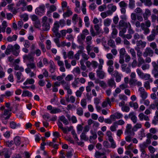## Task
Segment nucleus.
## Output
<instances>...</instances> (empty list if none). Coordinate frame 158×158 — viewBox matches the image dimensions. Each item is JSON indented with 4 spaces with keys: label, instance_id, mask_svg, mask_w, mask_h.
Returning <instances> with one entry per match:
<instances>
[{
    "label": "nucleus",
    "instance_id": "f257e3e1",
    "mask_svg": "<svg viewBox=\"0 0 158 158\" xmlns=\"http://www.w3.org/2000/svg\"><path fill=\"white\" fill-rule=\"evenodd\" d=\"M99 64L98 66V69L96 70V74L97 76L101 79H103L105 76V73L102 70L104 64V61L102 59H99Z\"/></svg>",
    "mask_w": 158,
    "mask_h": 158
},
{
    "label": "nucleus",
    "instance_id": "f03ea898",
    "mask_svg": "<svg viewBox=\"0 0 158 158\" xmlns=\"http://www.w3.org/2000/svg\"><path fill=\"white\" fill-rule=\"evenodd\" d=\"M52 19L49 18L48 19L46 16H44L42 22L43 30L46 31L49 30L50 28V23H52Z\"/></svg>",
    "mask_w": 158,
    "mask_h": 158
},
{
    "label": "nucleus",
    "instance_id": "7ed1b4c3",
    "mask_svg": "<svg viewBox=\"0 0 158 158\" xmlns=\"http://www.w3.org/2000/svg\"><path fill=\"white\" fill-rule=\"evenodd\" d=\"M137 74L139 77L142 79L145 80H149L151 77L150 75L148 74H144L140 69L138 68L136 70Z\"/></svg>",
    "mask_w": 158,
    "mask_h": 158
},
{
    "label": "nucleus",
    "instance_id": "20e7f679",
    "mask_svg": "<svg viewBox=\"0 0 158 158\" xmlns=\"http://www.w3.org/2000/svg\"><path fill=\"white\" fill-rule=\"evenodd\" d=\"M135 131L133 130V128H132L131 125L130 124H127L125 133L128 135L134 136L135 135Z\"/></svg>",
    "mask_w": 158,
    "mask_h": 158
},
{
    "label": "nucleus",
    "instance_id": "39448f33",
    "mask_svg": "<svg viewBox=\"0 0 158 158\" xmlns=\"http://www.w3.org/2000/svg\"><path fill=\"white\" fill-rule=\"evenodd\" d=\"M45 7L44 5H40L36 8L35 10V13L37 15H42L45 12Z\"/></svg>",
    "mask_w": 158,
    "mask_h": 158
},
{
    "label": "nucleus",
    "instance_id": "423d86ee",
    "mask_svg": "<svg viewBox=\"0 0 158 158\" xmlns=\"http://www.w3.org/2000/svg\"><path fill=\"white\" fill-rule=\"evenodd\" d=\"M111 75L115 78V81L117 82L121 81V77L123 76L122 75L119 73L117 70L114 71L111 73Z\"/></svg>",
    "mask_w": 158,
    "mask_h": 158
},
{
    "label": "nucleus",
    "instance_id": "0eeeda50",
    "mask_svg": "<svg viewBox=\"0 0 158 158\" xmlns=\"http://www.w3.org/2000/svg\"><path fill=\"white\" fill-rule=\"evenodd\" d=\"M154 54L153 50L149 47H147L143 52V56L145 57H147L148 56H152Z\"/></svg>",
    "mask_w": 158,
    "mask_h": 158
},
{
    "label": "nucleus",
    "instance_id": "6e6552de",
    "mask_svg": "<svg viewBox=\"0 0 158 158\" xmlns=\"http://www.w3.org/2000/svg\"><path fill=\"white\" fill-rule=\"evenodd\" d=\"M12 108H9L8 110H5L3 114L1 115V117L4 119H8L10 116L9 111L12 110Z\"/></svg>",
    "mask_w": 158,
    "mask_h": 158
},
{
    "label": "nucleus",
    "instance_id": "1a4fd4ad",
    "mask_svg": "<svg viewBox=\"0 0 158 158\" xmlns=\"http://www.w3.org/2000/svg\"><path fill=\"white\" fill-rule=\"evenodd\" d=\"M21 72V71H19L15 72V75L17 79V82H22L25 80V78Z\"/></svg>",
    "mask_w": 158,
    "mask_h": 158
},
{
    "label": "nucleus",
    "instance_id": "9d476101",
    "mask_svg": "<svg viewBox=\"0 0 158 158\" xmlns=\"http://www.w3.org/2000/svg\"><path fill=\"white\" fill-rule=\"evenodd\" d=\"M129 84L131 86H135V85L141 86L142 85L141 82L138 81L135 79H130L129 81Z\"/></svg>",
    "mask_w": 158,
    "mask_h": 158
},
{
    "label": "nucleus",
    "instance_id": "9b49d317",
    "mask_svg": "<svg viewBox=\"0 0 158 158\" xmlns=\"http://www.w3.org/2000/svg\"><path fill=\"white\" fill-rule=\"evenodd\" d=\"M73 31V30L71 28H69L67 30L63 29L60 31V33L62 38L64 37L66 35L67 33H70Z\"/></svg>",
    "mask_w": 158,
    "mask_h": 158
},
{
    "label": "nucleus",
    "instance_id": "f8f14e48",
    "mask_svg": "<svg viewBox=\"0 0 158 158\" xmlns=\"http://www.w3.org/2000/svg\"><path fill=\"white\" fill-rule=\"evenodd\" d=\"M23 58L25 61H28L32 62L34 61V57L31 54L25 55L23 56Z\"/></svg>",
    "mask_w": 158,
    "mask_h": 158
},
{
    "label": "nucleus",
    "instance_id": "ddd939ff",
    "mask_svg": "<svg viewBox=\"0 0 158 158\" xmlns=\"http://www.w3.org/2000/svg\"><path fill=\"white\" fill-rule=\"evenodd\" d=\"M134 39L132 40V42L133 44H135L136 43L135 40H138L140 38L142 39H144V36L143 35H139L137 33H135L133 36Z\"/></svg>",
    "mask_w": 158,
    "mask_h": 158
},
{
    "label": "nucleus",
    "instance_id": "4468645a",
    "mask_svg": "<svg viewBox=\"0 0 158 158\" xmlns=\"http://www.w3.org/2000/svg\"><path fill=\"white\" fill-rule=\"evenodd\" d=\"M153 67V69L152 70V73L154 75L155 78H157L158 77V65L155 63Z\"/></svg>",
    "mask_w": 158,
    "mask_h": 158
},
{
    "label": "nucleus",
    "instance_id": "2eb2a0df",
    "mask_svg": "<svg viewBox=\"0 0 158 158\" xmlns=\"http://www.w3.org/2000/svg\"><path fill=\"white\" fill-rule=\"evenodd\" d=\"M129 118H131L134 124L136 123L137 122V118L134 112H131L129 113Z\"/></svg>",
    "mask_w": 158,
    "mask_h": 158
},
{
    "label": "nucleus",
    "instance_id": "dca6fc26",
    "mask_svg": "<svg viewBox=\"0 0 158 158\" xmlns=\"http://www.w3.org/2000/svg\"><path fill=\"white\" fill-rule=\"evenodd\" d=\"M147 146L148 145L146 144V143H145V142H143L139 144V147L140 150L142 152V154H144L146 152L145 149L147 148Z\"/></svg>",
    "mask_w": 158,
    "mask_h": 158
},
{
    "label": "nucleus",
    "instance_id": "f3484780",
    "mask_svg": "<svg viewBox=\"0 0 158 158\" xmlns=\"http://www.w3.org/2000/svg\"><path fill=\"white\" fill-rule=\"evenodd\" d=\"M95 156L96 158H107L105 153H101L98 151H96L95 152Z\"/></svg>",
    "mask_w": 158,
    "mask_h": 158
},
{
    "label": "nucleus",
    "instance_id": "a211bd4d",
    "mask_svg": "<svg viewBox=\"0 0 158 158\" xmlns=\"http://www.w3.org/2000/svg\"><path fill=\"white\" fill-rule=\"evenodd\" d=\"M7 26V22L5 21H3L2 23V27L0 26V32H2L3 33H4Z\"/></svg>",
    "mask_w": 158,
    "mask_h": 158
},
{
    "label": "nucleus",
    "instance_id": "6ab92c4d",
    "mask_svg": "<svg viewBox=\"0 0 158 158\" xmlns=\"http://www.w3.org/2000/svg\"><path fill=\"white\" fill-rule=\"evenodd\" d=\"M14 50V47L11 44H9L7 47L5 53L6 54L8 55L10 54L11 52H12Z\"/></svg>",
    "mask_w": 158,
    "mask_h": 158
},
{
    "label": "nucleus",
    "instance_id": "aec40b11",
    "mask_svg": "<svg viewBox=\"0 0 158 158\" xmlns=\"http://www.w3.org/2000/svg\"><path fill=\"white\" fill-rule=\"evenodd\" d=\"M146 43L145 41H142V40H137L136 41V47H140L141 48H143L145 47Z\"/></svg>",
    "mask_w": 158,
    "mask_h": 158
},
{
    "label": "nucleus",
    "instance_id": "412c9836",
    "mask_svg": "<svg viewBox=\"0 0 158 158\" xmlns=\"http://www.w3.org/2000/svg\"><path fill=\"white\" fill-rule=\"evenodd\" d=\"M90 132L92 135L90 136L89 137V141L91 142V141L92 139H95L97 137L96 132L93 130H91Z\"/></svg>",
    "mask_w": 158,
    "mask_h": 158
},
{
    "label": "nucleus",
    "instance_id": "4be33fe9",
    "mask_svg": "<svg viewBox=\"0 0 158 158\" xmlns=\"http://www.w3.org/2000/svg\"><path fill=\"white\" fill-rule=\"evenodd\" d=\"M85 88L83 86L80 87L79 90H77L76 92V95L77 97H81V96Z\"/></svg>",
    "mask_w": 158,
    "mask_h": 158
},
{
    "label": "nucleus",
    "instance_id": "5701e85b",
    "mask_svg": "<svg viewBox=\"0 0 158 158\" xmlns=\"http://www.w3.org/2000/svg\"><path fill=\"white\" fill-rule=\"evenodd\" d=\"M151 15V12L150 10L148 9H146L145 10V13L143 14V16L144 19L145 20H147L148 19V17Z\"/></svg>",
    "mask_w": 158,
    "mask_h": 158
},
{
    "label": "nucleus",
    "instance_id": "b1692460",
    "mask_svg": "<svg viewBox=\"0 0 158 158\" xmlns=\"http://www.w3.org/2000/svg\"><path fill=\"white\" fill-rule=\"evenodd\" d=\"M107 84L108 86L110 87H116V84L114 78H111L109 79L107 81Z\"/></svg>",
    "mask_w": 158,
    "mask_h": 158
},
{
    "label": "nucleus",
    "instance_id": "393cba45",
    "mask_svg": "<svg viewBox=\"0 0 158 158\" xmlns=\"http://www.w3.org/2000/svg\"><path fill=\"white\" fill-rule=\"evenodd\" d=\"M50 64V71L51 73L54 72L56 67L53 61H51L49 62Z\"/></svg>",
    "mask_w": 158,
    "mask_h": 158
},
{
    "label": "nucleus",
    "instance_id": "a878e982",
    "mask_svg": "<svg viewBox=\"0 0 158 158\" xmlns=\"http://www.w3.org/2000/svg\"><path fill=\"white\" fill-rule=\"evenodd\" d=\"M156 33L154 31H152V34L147 37V39L149 41H151L154 40L155 38Z\"/></svg>",
    "mask_w": 158,
    "mask_h": 158
},
{
    "label": "nucleus",
    "instance_id": "bb28decb",
    "mask_svg": "<svg viewBox=\"0 0 158 158\" xmlns=\"http://www.w3.org/2000/svg\"><path fill=\"white\" fill-rule=\"evenodd\" d=\"M60 27V25L58 22L56 21L55 22L53 27L52 29V31L53 32L56 31H58L59 28Z\"/></svg>",
    "mask_w": 158,
    "mask_h": 158
},
{
    "label": "nucleus",
    "instance_id": "cd10ccee",
    "mask_svg": "<svg viewBox=\"0 0 158 158\" xmlns=\"http://www.w3.org/2000/svg\"><path fill=\"white\" fill-rule=\"evenodd\" d=\"M108 104L110 106L111 104V102L109 98H107L106 100L102 103V106L104 108L105 107L107 106Z\"/></svg>",
    "mask_w": 158,
    "mask_h": 158
},
{
    "label": "nucleus",
    "instance_id": "c85d7f7f",
    "mask_svg": "<svg viewBox=\"0 0 158 158\" xmlns=\"http://www.w3.org/2000/svg\"><path fill=\"white\" fill-rule=\"evenodd\" d=\"M2 155H4L5 158H9L10 157V155L9 154V151L7 149H3L1 153L0 154L1 155H2Z\"/></svg>",
    "mask_w": 158,
    "mask_h": 158
},
{
    "label": "nucleus",
    "instance_id": "c756f323",
    "mask_svg": "<svg viewBox=\"0 0 158 158\" xmlns=\"http://www.w3.org/2000/svg\"><path fill=\"white\" fill-rule=\"evenodd\" d=\"M20 124L16 123L14 121H12L10 123V127L12 129H15L19 127Z\"/></svg>",
    "mask_w": 158,
    "mask_h": 158
},
{
    "label": "nucleus",
    "instance_id": "7c9ffc66",
    "mask_svg": "<svg viewBox=\"0 0 158 158\" xmlns=\"http://www.w3.org/2000/svg\"><path fill=\"white\" fill-rule=\"evenodd\" d=\"M35 82V80L32 78H28L27 79L26 81L23 83L24 85H27L28 84H33Z\"/></svg>",
    "mask_w": 158,
    "mask_h": 158
},
{
    "label": "nucleus",
    "instance_id": "2f4dec72",
    "mask_svg": "<svg viewBox=\"0 0 158 158\" xmlns=\"http://www.w3.org/2000/svg\"><path fill=\"white\" fill-rule=\"evenodd\" d=\"M73 129V126H70V127H63L62 130L63 132L65 134L68 133V131H70L72 130Z\"/></svg>",
    "mask_w": 158,
    "mask_h": 158
},
{
    "label": "nucleus",
    "instance_id": "473e14b6",
    "mask_svg": "<svg viewBox=\"0 0 158 158\" xmlns=\"http://www.w3.org/2000/svg\"><path fill=\"white\" fill-rule=\"evenodd\" d=\"M59 119L65 125H68L69 123V121L64 116H60L59 117Z\"/></svg>",
    "mask_w": 158,
    "mask_h": 158
},
{
    "label": "nucleus",
    "instance_id": "72a5a7b5",
    "mask_svg": "<svg viewBox=\"0 0 158 158\" xmlns=\"http://www.w3.org/2000/svg\"><path fill=\"white\" fill-rule=\"evenodd\" d=\"M22 96L24 97H31L32 96L31 93L29 91L26 90H24L23 91Z\"/></svg>",
    "mask_w": 158,
    "mask_h": 158
},
{
    "label": "nucleus",
    "instance_id": "f704fd0d",
    "mask_svg": "<svg viewBox=\"0 0 158 158\" xmlns=\"http://www.w3.org/2000/svg\"><path fill=\"white\" fill-rule=\"evenodd\" d=\"M108 44L112 48H115L116 47L114 41L112 39H110L108 40Z\"/></svg>",
    "mask_w": 158,
    "mask_h": 158
},
{
    "label": "nucleus",
    "instance_id": "c9c22d12",
    "mask_svg": "<svg viewBox=\"0 0 158 158\" xmlns=\"http://www.w3.org/2000/svg\"><path fill=\"white\" fill-rule=\"evenodd\" d=\"M126 31L127 29L126 28H123L119 32V36L122 37V38H123L125 35L124 34L126 32Z\"/></svg>",
    "mask_w": 158,
    "mask_h": 158
},
{
    "label": "nucleus",
    "instance_id": "e433bc0d",
    "mask_svg": "<svg viewBox=\"0 0 158 158\" xmlns=\"http://www.w3.org/2000/svg\"><path fill=\"white\" fill-rule=\"evenodd\" d=\"M85 60H84L81 59L80 61L81 65V69L83 71H85L86 69V67L84 64Z\"/></svg>",
    "mask_w": 158,
    "mask_h": 158
},
{
    "label": "nucleus",
    "instance_id": "4c0bfd02",
    "mask_svg": "<svg viewBox=\"0 0 158 158\" xmlns=\"http://www.w3.org/2000/svg\"><path fill=\"white\" fill-rule=\"evenodd\" d=\"M17 38V36L14 35L12 36V37L10 36H8L7 38V40L8 42H11L13 41H15Z\"/></svg>",
    "mask_w": 158,
    "mask_h": 158
},
{
    "label": "nucleus",
    "instance_id": "58836bf2",
    "mask_svg": "<svg viewBox=\"0 0 158 158\" xmlns=\"http://www.w3.org/2000/svg\"><path fill=\"white\" fill-rule=\"evenodd\" d=\"M14 143L16 145H19L21 143V139L19 136H16L14 139Z\"/></svg>",
    "mask_w": 158,
    "mask_h": 158
},
{
    "label": "nucleus",
    "instance_id": "ea45409f",
    "mask_svg": "<svg viewBox=\"0 0 158 158\" xmlns=\"http://www.w3.org/2000/svg\"><path fill=\"white\" fill-rule=\"evenodd\" d=\"M108 9L112 11L113 12L115 11L117 9L116 6L113 5L112 4H110L107 6Z\"/></svg>",
    "mask_w": 158,
    "mask_h": 158
},
{
    "label": "nucleus",
    "instance_id": "a19ab883",
    "mask_svg": "<svg viewBox=\"0 0 158 158\" xmlns=\"http://www.w3.org/2000/svg\"><path fill=\"white\" fill-rule=\"evenodd\" d=\"M21 5H22L24 7L27 5V3L26 2L25 0H19V1L16 4L17 6H19Z\"/></svg>",
    "mask_w": 158,
    "mask_h": 158
},
{
    "label": "nucleus",
    "instance_id": "79ce46f5",
    "mask_svg": "<svg viewBox=\"0 0 158 158\" xmlns=\"http://www.w3.org/2000/svg\"><path fill=\"white\" fill-rule=\"evenodd\" d=\"M73 14L72 12L69 9H68L64 13L63 15L64 18L66 17H69L71 15Z\"/></svg>",
    "mask_w": 158,
    "mask_h": 158
},
{
    "label": "nucleus",
    "instance_id": "37998d69",
    "mask_svg": "<svg viewBox=\"0 0 158 158\" xmlns=\"http://www.w3.org/2000/svg\"><path fill=\"white\" fill-rule=\"evenodd\" d=\"M27 66L31 69H36V66L35 63L33 62H30L27 64Z\"/></svg>",
    "mask_w": 158,
    "mask_h": 158
},
{
    "label": "nucleus",
    "instance_id": "c03bdc74",
    "mask_svg": "<svg viewBox=\"0 0 158 158\" xmlns=\"http://www.w3.org/2000/svg\"><path fill=\"white\" fill-rule=\"evenodd\" d=\"M135 50L137 52V55L138 58L142 57V52L140 50L139 47H135Z\"/></svg>",
    "mask_w": 158,
    "mask_h": 158
},
{
    "label": "nucleus",
    "instance_id": "a18cd8bd",
    "mask_svg": "<svg viewBox=\"0 0 158 158\" xmlns=\"http://www.w3.org/2000/svg\"><path fill=\"white\" fill-rule=\"evenodd\" d=\"M111 21V19L107 18L104 20V24L105 26H109L110 25Z\"/></svg>",
    "mask_w": 158,
    "mask_h": 158
},
{
    "label": "nucleus",
    "instance_id": "49530a36",
    "mask_svg": "<svg viewBox=\"0 0 158 158\" xmlns=\"http://www.w3.org/2000/svg\"><path fill=\"white\" fill-rule=\"evenodd\" d=\"M77 114L79 116H81L83 114V109L81 107L78 108L77 109Z\"/></svg>",
    "mask_w": 158,
    "mask_h": 158
},
{
    "label": "nucleus",
    "instance_id": "de8ad7c7",
    "mask_svg": "<svg viewBox=\"0 0 158 158\" xmlns=\"http://www.w3.org/2000/svg\"><path fill=\"white\" fill-rule=\"evenodd\" d=\"M14 69L16 70H19L21 72H23L24 71V68L18 65L14 64Z\"/></svg>",
    "mask_w": 158,
    "mask_h": 158
},
{
    "label": "nucleus",
    "instance_id": "09e8293b",
    "mask_svg": "<svg viewBox=\"0 0 158 158\" xmlns=\"http://www.w3.org/2000/svg\"><path fill=\"white\" fill-rule=\"evenodd\" d=\"M61 112V110L60 109L57 108H53L52 110L50 111V113L51 114H54L60 112Z\"/></svg>",
    "mask_w": 158,
    "mask_h": 158
},
{
    "label": "nucleus",
    "instance_id": "8fccbe9b",
    "mask_svg": "<svg viewBox=\"0 0 158 158\" xmlns=\"http://www.w3.org/2000/svg\"><path fill=\"white\" fill-rule=\"evenodd\" d=\"M31 52V54H35L37 56H40L41 53V50L39 49H37L34 52Z\"/></svg>",
    "mask_w": 158,
    "mask_h": 158
},
{
    "label": "nucleus",
    "instance_id": "3c124183",
    "mask_svg": "<svg viewBox=\"0 0 158 158\" xmlns=\"http://www.w3.org/2000/svg\"><path fill=\"white\" fill-rule=\"evenodd\" d=\"M14 4H11L8 6V9L11 12L14 13L16 10L15 8L14 7Z\"/></svg>",
    "mask_w": 158,
    "mask_h": 158
},
{
    "label": "nucleus",
    "instance_id": "603ef678",
    "mask_svg": "<svg viewBox=\"0 0 158 158\" xmlns=\"http://www.w3.org/2000/svg\"><path fill=\"white\" fill-rule=\"evenodd\" d=\"M118 5L120 8L127 7V4L124 1H121L119 2L118 3Z\"/></svg>",
    "mask_w": 158,
    "mask_h": 158
},
{
    "label": "nucleus",
    "instance_id": "864d4df0",
    "mask_svg": "<svg viewBox=\"0 0 158 158\" xmlns=\"http://www.w3.org/2000/svg\"><path fill=\"white\" fill-rule=\"evenodd\" d=\"M142 124L140 123H136L134 125L133 127V130L135 131H137L138 129L142 127Z\"/></svg>",
    "mask_w": 158,
    "mask_h": 158
},
{
    "label": "nucleus",
    "instance_id": "5fc2aeb1",
    "mask_svg": "<svg viewBox=\"0 0 158 158\" xmlns=\"http://www.w3.org/2000/svg\"><path fill=\"white\" fill-rule=\"evenodd\" d=\"M87 46H86V49L87 50V53L88 54H89V52L92 50V47L91 45L92 43L86 44Z\"/></svg>",
    "mask_w": 158,
    "mask_h": 158
},
{
    "label": "nucleus",
    "instance_id": "6e6d98bb",
    "mask_svg": "<svg viewBox=\"0 0 158 158\" xmlns=\"http://www.w3.org/2000/svg\"><path fill=\"white\" fill-rule=\"evenodd\" d=\"M129 105L131 107H133L134 109H136L138 107V104L136 102L134 103L133 102H130L129 103Z\"/></svg>",
    "mask_w": 158,
    "mask_h": 158
},
{
    "label": "nucleus",
    "instance_id": "4d7b16f0",
    "mask_svg": "<svg viewBox=\"0 0 158 158\" xmlns=\"http://www.w3.org/2000/svg\"><path fill=\"white\" fill-rule=\"evenodd\" d=\"M130 52L133 57V59H136V52L134 49L133 48H131L130 50Z\"/></svg>",
    "mask_w": 158,
    "mask_h": 158
},
{
    "label": "nucleus",
    "instance_id": "13d9d810",
    "mask_svg": "<svg viewBox=\"0 0 158 158\" xmlns=\"http://www.w3.org/2000/svg\"><path fill=\"white\" fill-rule=\"evenodd\" d=\"M138 61L139 62L138 66H139L142 64H144L145 63V60L142 57L138 58Z\"/></svg>",
    "mask_w": 158,
    "mask_h": 158
},
{
    "label": "nucleus",
    "instance_id": "bf43d9fd",
    "mask_svg": "<svg viewBox=\"0 0 158 158\" xmlns=\"http://www.w3.org/2000/svg\"><path fill=\"white\" fill-rule=\"evenodd\" d=\"M124 121L122 119H120L117 121L114 122L115 125L117 126L118 125H123L124 124Z\"/></svg>",
    "mask_w": 158,
    "mask_h": 158
},
{
    "label": "nucleus",
    "instance_id": "052dcab7",
    "mask_svg": "<svg viewBox=\"0 0 158 158\" xmlns=\"http://www.w3.org/2000/svg\"><path fill=\"white\" fill-rule=\"evenodd\" d=\"M89 18L88 16H85L84 18V21L85 23V25L87 27H88L89 25Z\"/></svg>",
    "mask_w": 158,
    "mask_h": 158
},
{
    "label": "nucleus",
    "instance_id": "680f3d73",
    "mask_svg": "<svg viewBox=\"0 0 158 158\" xmlns=\"http://www.w3.org/2000/svg\"><path fill=\"white\" fill-rule=\"evenodd\" d=\"M81 139L84 140H87L88 139V138L87 137L86 135L85 132H82L80 135Z\"/></svg>",
    "mask_w": 158,
    "mask_h": 158
},
{
    "label": "nucleus",
    "instance_id": "e2e57ef3",
    "mask_svg": "<svg viewBox=\"0 0 158 158\" xmlns=\"http://www.w3.org/2000/svg\"><path fill=\"white\" fill-rule=\"evenodd\" d=\"M99 85L103 89H106L107 87L106 83L103 81H101Z\"/></svg>",
    "mask_w": 158,
    "mask_h": 158
},
{
    "label": "nucleus",
    "instance_id": "0e129e2a",
    "mask_svg": "<svg viewBox=\"0 0 158 158\" xmlns=\"http://www.w3.org/2000/svg\"><path fill=\"white\" fill-rule=\"evenodd\" d=\"M30 17L31 20L34 22H35L39 20L38 17L35 15H30Z\"/></svg>",
    "mask_w": 158,
    "mask_h": 158
},
{
    "label": "nucleus",
    "instance_id": "69168bd1",
    "mask_svg": "<svg viewBox=\"0 0 158 158\" xmlns=\"http://www.w3.org/2000/svg\"><path fill=\"white\" fill-rule=\"evenodd\" d=\"M126 51L124 48H122L119 51V56H124Z\"/></svg>",
    "mask_w": 158,
    "mask_h": 158
},
{
    "label": "nucleus",
    "instance_id": "338daca9",
    "mask_svg": "<svg viewBox=\"0 0 158 158\" xmlns=\"http://www.w3.org/2000/svg\"><path fill=\"white\" fill-rule=\"evenodd\" d=\"M73 52L72 51H69L67 53V56L69 59H73Z\"/></svg>",
    "mask_w": 158,
    "mask_h": 158
},
{
    "label": "nucleus",
    "instance_id": "774afa93",
    "mask_svg": "<svg viewBox=\"0 0 158 158\" xmlns=\"http://www.w3.org/2000/svg\"><path fill=\"white\" fill-rule=\"evenodd\" d=\"M98 65L99 64H98V63L97 61L94 60L92 61V66L94 69L96 68Z\"/></svg>",
    "mask_w": 158,
    "mask_h": 158
}]
</instances>
